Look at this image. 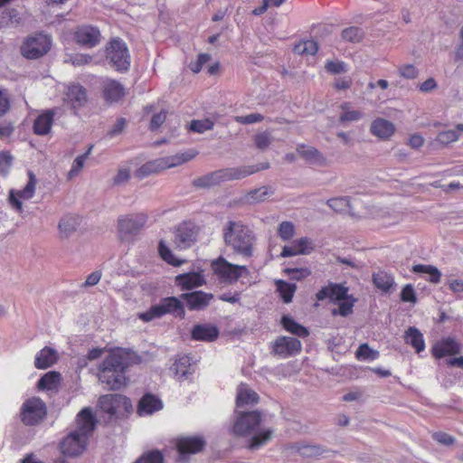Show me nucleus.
<instances>
[{
    "mask_svg": "<svg viewBox=\"0 0 463 463\" xmlns=\"http://www.w3.org/2000/svg\"><path fill=\"white\" fill-rule=\"evenodd\" d=\"M75 421L76 430L65 436L59 443V449L66 458H75L85 450L97 422L90 408L81 409Z\"/></svg>",
    "mask_w": 463,
    "mask_h": 463,
    "instance_id": "1",
    "label": "nucleus"
},
{
    "mask_svg": "<svg viewBox=\"0 0 463 463\" xmlns=\"http://www.w3.org/2000/svg\"><path fill=\"white\" fill-rule=\"evenodd\" d=\"M128 353L123 348H113L99 364L98 378L109 390H119L127 385Z\"/></svg>",
    "mask_w": 463,
    "mask_h": 463,
    "instance_id": "2",
    "label": "nucleus"
},
{
    "mask_svg": "<svg viewBox=\"0 0 463 463\" xmlns=\"http://www.w3.org/2000/svg\"><path fill=\"white\" fill-rule=\"evenodd\" d=\"M236 419L232 426V433L236 437H250L249 449L255 450L268 443L273 436V430H265L255 433L261 423V415L259 411H236Z\"/></svg>",
    "mask_w": 463,
    "mask_h": 463,
    "instance_id": "3",
    "label": "nucleus"
},
{
    "mask_svg": "<svg viewBox=\"0 0 463 463\" xmlns=\"http://www.w3.org/2000/svg\"><path fill=\"white\" fill-rule=\"evenodd\" d=\"M222 239L224 244L232 248L236 254H241L244 258H250L253 255L255 234L241 221H229L222 228Z\"/></svg>",
    "mask_w": 463,
    "mask_h": 463,
    "instance_id": "4",
    "label": "nucleus"
},
{
    "mask_svg": "<svg viewBox=\"0 0 463 463\" xmlns=\"http://www.w3.org/2000/svg\"><path fill=\"white\" fill-rule=\"evenodd\" d=\"M269 167V163H262L260 165L222 169L194 179L193 184L203 188L210 187L212 185H217L223 181L245 178L253 173H258L260 170H266Z\"/></svg>",
    "mask_w": 463,
    "mask_h": 463,
    "instance_id": "5",
    "label": "nucleus"
},
{
    "mask_svg": "<svg viewBox=\"0 0 463 463\" xmlns=\"http://www.w3.org/2000/svg\"><path fill=\"white\" fill-rule=\"evenodd\" d=\"M196 150H189L172 156L159 157L139 166L136 172L137 178H145L152 174H157L170 167L181 165L195 157Z\"/></svg>",
    "mask_w": 463,
    "mask_h": 463,
    "instance_id": "6",
    "label": "nucleus"
},
{
    "mask_svg": "<svg viewBox=\"0 0 463 463\" xmlns=\"http://www.w3.org/2000/svg\"><path fill=\"white\" fill-rule=\"evenodd\" d=\"M184 314L182 299L175 297H167L162 298L159 304L152 306L143 313H139L137 317L144 322H151L166 315L184 318Z\"/></svg>",
    "mask_w": 463,
    "mask_h": 463,
    "instance_id": "7",
    "label": "nucleus"
},
{
    "mask_svg": "<svg viewBox=\"0 0 463 463\" xmlns=\"http://www.w3.org/2000/svg\"><path fill=\"white\" fill-rule=\"evenodd\" d=\"M106 60L120 72L127 71L130 67V54L127 43L119 37H112L105 47Z\"/></svg>",
    "mask_w": 463,
    "mask_h": 463,
    "instance_id": "8",
    "label": "nucleus"
},
{
    "mask_svg": "<svg viewBox=\"0 0 463 463\" xmlns=\"http://www.w3.org/2000/svg\"><path fill=\"white\" fill-rule=\"evenodd\" d=\"M211 269L213 276L223 285H232L236 283L243 274H248L246 266L232 264L222 256L212 260Z\"/></svg>",
    "mask_w": 463,
    "mask_h": 463,
    "instance_id": "9",
    "label": "nucleus"
},
{
    "mask_svg": "<svg viewBox=\"0 0 463 463\" xmlns=\"http://www.w3.org/2000/svg\"><path fill=\"white\" fill-rule=\"evenodd\" d=\"M52 48V38L48 34L37 33L29 35L21 45L23 57L35 60L43 57Z\"/></svg>",
    "mask_w": 463,
    "mask_h": 463,
    "instance_id": "10",
    "label": "nucleus"
},
{
    "mask_svg": "<svg viewBox=\"0 0 463 463\" xmlns=\"http://www.w3.org/2000/svg\"><path fill=\"white\" fill-rule=\"evenodd\" d=\"M98 407L110 417L123 416L132 409L130 400L121 394L99 396Z\"/></svg>",
    "mask_w": 463,
    "mask_h": 463,
    "instance_id": "11",
    "label": "nucleus"
},
{
    "mask_svg": "<svg viewBox=\"0 0 463 463\" xmlns=\"http://www.w3.org/2000/svg\"><path fill=\"white\" fill-rule=\"evenodd\" d=\"M46 416V406L41 398L31 397L24 402L20 411L22 423L34 426Z\"/></svg>",
    "mask_w": 463,
    "mask_h": 463,
    "instance_id": "12",
    "label": "nucleus"
},
{
    "mask_svg": "<svg viewBox=\"0 0 463 463\" xmlns=\"http://www.w3.org/2000/svg\"><path fill=\"white\" fill-rule=\"evenodd\" d=\"M146 219V214L144 213L119 217L118 233L120 240H128L129 237L137 235L144 227Z\"/></svg>",
    "mask_w": 463,
    "mask_h": 463,
    "instance_id": "13",
    "label": "nucleus"
},
{
    "mask_svg": "<svg viewBox=\"0 0 463 463\" xmlns=\"http://www.w3.org/2000/svg\"><path fill=\"white\" fill-rule=\"evenodd\" d=\"M199 231V226L191 221L181 222L175 232V246L181 249L190 248L194 242H196Z\"/></svg>",
    "mask_w": 463,
    "mask_h": 463,
    "instance_id": "14",
    "label": "nucleus"
},
{
    "mask_svg": "<svg viewBox=\"0 0 463 463\" xmlns=\"http://www.w3.org/2000/svg\"><path fill=\"white\" fill-rule=\"evenodd\" d=\"M74 42L84 48L96 47L102 39L99 29L96 26L84 24L78 26L73 33Z\"/></svg>",
    "mask_w": 463,
    "mask_h": 463,
    "instance_id": "15",
    "label": "nucleus"
},
{
    "mask_svg": "<svg viewBox=\"0 0 463 463\" xmlns=\"http://www.w3.org/2000/svg\"><path fill=\"white\" fill-rule=\"evenodd\" d=\"M37 184V180L33 172H28V182L27 184L24 186L23 189L19 191H11L10 192V203L15 209L16 212H23V204L21 200H30L34 196L35 186Z\"/></svg>",
    "mask_w": 463,
    "mask_h": 463,
    "instance_id": "16",
    "label": "nucleus"
},
{
    "mask_svg": "<svg viewBox=\"0 0 463 463\" xmlns=\"http://www.w3.org/2000/svg\"><path fill=\"white\" fill-rule=\"evenodd\" d=\"M88 91L79 83L67 85L64 91V102L71 106V109L78 110L88 104Z\"/></svg>",
    "mask_w": 463,
    "mask_h": 463,
    "instance_id": "17",
    "label": "nucleus"
},
{
    "mask_svg": "<svg viewBox=\"0 0 463 463\" xmlns=\"http://www.w3.org/2000/svg\"><path fill=\"white\" fill-rule=\"evenodd\" d=\"M301 351V343L290 336H279L275 340L272 346V352L275 355L283 358L297 355Z\"/></svg>",
    "mask_w": 463,
    "mask_h": 463,
    "instance_id": "18",
    "label": "nucleus"
},
{
    "mask_svg": "<svg viewBox=\"0 0 463 463\" xmlns=\"http://www.w3.org/2000/svg\"><path fill=\"white\" fill-rule=\"evenodd\" d=\"M175 284L183 291L198 288L206 284L203 270L181 273L175 278Z\"/></svg>",
    "mask_w": 463,
    "mask_h": 463,
    "instance_id": "19",
    "label": "nucleus"
},
{
    "mask_svg": "<svg viewBox=\"0 0 463 463\" xmlns=\"http://www.w3.org/2000/svg\"><path fill=\"white\" fill-rule=\"evenodd\" d=\"M175 446L181 455L196 454L203 450L205 440L200 436H184L176 439Z\"/></svg>",
    "mask_w": 463,
    "mask_h": 463,
    "instance_id": "20",
    "label": "nucleus"
},
{
    "mask_svg": "<svg viewBox=\"0 0 463 463\" xmlns=\"http://www.w3.org/2000/svg\"><path fill=\"white\" fill-rule=\"evenodd\" d=\"M431 355L436 359H441L447 355H456L460 352V345L454 338L449 336L442 338L431 347Z\"/></svg>",
    "mask_w": 463,
    "mask_h": 463,
    "instance_id": "21",
    "label": "nucleus"
},
{
    "mask_svg": "<svg viewBox=\"0 0 463 463\" xmlns=\"http://www.w3.org/2000/svg\"><path fill=\"white\" fill-rule=\"evenodd\" d=\"M180 298L186 301L187 307L190 310H201L205 309L211 303L213 299V294L198 290L191 293H182Z\"/></svg>",
    "mask_w": 463,
    "mask_h": 463,
    "instance_id": "22",
    "label": "nucleus"
},
{
    "mask_svg": "<svg viewBox=\"0 0 463 463\" xmlns=\"http://www.w3.org/2000/svg\"><path fill=\"white\" fill-rule=\"evenodd\" d=\"M220 335L219 328L210 324H198L191 330L193 341L212 343Z\"/></svg>",
    "mask_w": 463,
    "mask_h": 463,
    "instance_id": "23",
    "label": "nucleus"
},
{
    "mask_svg": "<svg viewBox=\"0 0 463 463\" xmlns=\"http://www.w3.org/2000/svg\"><path fill=\"white\" fill-rule=\"evenodd\" d=\"M347 290V288H345L343 285L329 283L328 286L321 288L316 293V298L318 301H323L326 298L334 302L340 301L348 297Z\"/></svg>",
    "mask_w": 463,
    "mask_h": 463,
    "instance_id": "24",
    "label": "nucleus"
},
{
    "mask_svg": "<svg viewBox=\"0 0 463 463\" xmlns=\"http://www.w3.org/2000/svg\"><path fill=\"white\" fill-rule=\"evenodd\" d=\"M55 116L54 109H47L38 115L33 122V131L36 136L50 134Z\"/></svg>",
    "mask_w": 463,
    "mask_h": 463,
    "instance_id": "25",
    "label": "nucleus"
},
{
    "mask_svg": "<svg viewBox=\"0 0 463 463\" xmlns=\"http://www.w3.org/2000/svg\"><path fill=\"white\" fill-rule=\"evenodd\" d=\"M313 250L312 240L307 237L300 238L292 241L290 246L282 248L281 256L288 258L298 254H310Z\"/></svg>",
    "mask_w": 463,
    "mask_h": 463,
    "instance_id": "26",
    "label": "nucleus"
},
{
    "mask_svg": "<svg viewBox=\"0 0 463 463\" xmlns=\"http://www.w3.org/2000/svg\"><path fill=\"white\" fill-rule=\"evenodd\" d=\"M102 93L106 102L115 103L118 102L126 95V90L118 81L107 79L103 83Z\"/></svg>",
    "mask_w": 463,
    "mask_h": 463,
    "instance_id": "27",
    "label": "nucleus"
},
{
    "mask_svg": "<svg viewBox=\"0 0 463 463\" xmlns=\"http://www.w3.org/2000/svg\"><path fill=\"white\" fill-rule=\"evenodd\" d=\"M396 131L393 123L383 118H375L370 125V132L377 138L388 140Z\"/></svg>",
    "mask_w": 463,
    "mask_h": 463,
    "instance_id": "28",
    "label": "nucleus"
},
{
    "mask_svg": "<svg viewBox=\"0 0 463 463\" xmlns=\"http://www.w3.org/2000/svg\"><path fill=\"white\" fill-rule=\"evenodd\" d=\"M162 409L160 399L151 393L145 394L137 404V414L139 416L150 415Z\"/></svg>",
    "mask_w": 463,
    "mask_h": 463,
    "instance_id": "29",
    "label": "nucleus"
},
{
    "mask_svg": "<svg viewBox=\"0 0 463 463\" xmlns=\"http://www.w3.org/2000/svg\"><path fill=\"white\" fill-rule=\"evenodd\" d=\"M297 151L299 156L308 164L318 165H326V159L322 156L319 150L314 148L313 146L298 145Z\"/></svg>",
    "mask_w": 463,
    "mask_h": 463,
    "instance_id": "30",
    "label": "nucleus"
},
{
    "mask_svg": "<svg viewBox=\"0 0 463 463\" xmlns=\"http://www.w3.org/2000/svg\"><path fill=\"white\" fill-rule=\"evenodd\" d=\"M57 352L52 348L44 347L37 353L35 356L34 365L38 370H45L50 368L54 363L57 362Z\"/></svg>",
    "mask_w": 463,
    "mask_h": 463,
    "instance_id": "31",
    "label": "nucleus"
},
{
    "mask_svg": "<svg viewBox=\"0 0 463 463\" xmlns=\"http://www.w3.org/2000/svg\"><path fill=\"white\" fill-rule=\"evenodd\" d=\"M191 357L188 354H181L175 358L170 371L179 381L186 378L190 374Z\"/></svg>",
    "mask_w": 463,
    "mask_h": 463,
    "instance_id": "32",
    "label": "nucleus"
},
{
    "mask_svg": "<svg viewBox=\"0 0 463 463\" xmlns=\"http://www.w3.org/2000/svg\"><path fill=\"white\" fill-rule=\"evenodd\" d=\"M404 342L414 348L415 352L420 354L425 349L423 335L417 327L407 328L404 334Z\"/></svg>",
    "mask_w": 463,
    "mask_h": 463,
    "instance_id": "33",
    "label": "nucleus"
},
{
    "mask_svg": "<svg viewBox=\"0 0 463 463\" xmlns=\"http://www.w3.org/2000/svg\"><path fill=\"white\" fill-rule=\"evenodd\" d=\"M259 395L256 392L249 389L244 384L239 386L236 396L237 408L244 407L245 405L258 404Z\"/></svg>",
    "mask_w": 463,
    "mask_h": 463,
    "instance_id": "34",
    "label": "nucleus"
},
{
    "mask_svg": "<svg viewBox=\"0 0 463 463\" xmlns=\"http://www.w3.org/2000/svg\"><path fill=\"white\" fill-rule=\"evenodd\" d=\"M373 282L375 288L383 293H388L394 285L392 276L383 270H380L373 274Z\"/></svg>",
    "mask_w": 463,
    "mask_h": 463,
    "instance_id": "35",
    "label": "nucleus"
},
{
    "mask_svg": "<svg viewBox=\"0 0 463 463\" xmlns=\"http://www.w3.org/2000/svg\"><path fill=\"white\" fill-rule=\"evenodd\" d=\"M281 324L283 328L293 335H298V337L302 338H305L308 335L307 328L298 324L288 316L282 317Z\"/></svg>",
    "mask_w": 463,
    "mask_h": 463,
    "instance_id": "36",
    "label": "nucleus"
},
{
    "mask_svg": "<svg viewBox=\"0 0 463 463\" xmlns=\"http://www.w3.org/2000/svg\"><path fill=\"white\" fill-rule=\"evenodd\" d=\"M158 254L162 260L173 267H181L185 262V260H180L175 256L164 240L158 243Z\"/></svg>",
    "mask_w": 463,
    "mask_h": 463,
    "instance_id": "37",
    "label": "nucleus"
},
{
    "mask_svg": "<svg viewBox=\"0 0 463 463\" xmlns=\"http://www.w3.org/2000/svg\"><path fill=\"white\" fill-rule=\"evenodd\" d=\"M61 382V374L56 371H51L43 375L37 382L40 390H57Z\"/></svg>",
    "mask_w": 463,
    "mask_h": 463,
    "instance_id": "38",
    "label": "nucleus"
},
{
    "mask_svg": "<svg viewBox=\"0 0 463 463\" xmlns=\"http://www.w3.org/2000/svg\"><path fill=\"white\" fill-rule=\"evenodd\" d=\"M275 285L282 301L286 304L290 303L297 291V285L281 279L275 281Z\"/></svg>",
    "mask_w": 463,
    "mask_h": 463,
    "instance_id": "39",
    "label": "nucleus"
},
{
    "mask_svg": "<svg viewBox=\"0 0 463 463\" xmlns=\"http://www.w3.org/2000/svg\"><path fill=\"white\" fill-rule=\"evenodd\" d=\"M463 131V123L458 124L455 130H443L439 132L436 139L442 146H449L458 139V132Z\"/></svg>",
    "mask_w": 463,
    "mask_h": 463,
    "instance_id": "40",
    "label": "nucleus"
},
{
    "mask_svg": "<svg viewBox=\"0 0 463 463\" xmlns=\"http://www.w3.org/2000/svg\"><path fill=\"white\" fill-rule=\"evenodd\" d=\"M340 109L343 111L342 115L339 117L340 123L358 121L362 118L361 111L352 110L351 103L349 102L342 103V105H340Z\"/></svg>",
    "mask_w": 463,
    "mask_h": 463,
    "instance_id": "41",
    "label": "nucleus"
},
{
    "mask_svg": "<svg viewBox=\"0 0 463 463\" xmlns=\"http://www.w3.org/2000/svg\"><path fill=\"white\" fill-rule=\"evenodd\" d=\"M364 35L363 29L357 26H351L342 32V38L346 43H361Z\"/></svg>",
    "mask_w": 463,
    "mask_h": 463,
    "instance_id": "42",
    "label": "nucleus"
},
{
    "mask_svg": "<svg viewBox=\"0 0 463 463\" xmlns=\"http://www.w3.org/2000/svg\"><path fill=\"white\" fill-rule=\"evenodd\" d=\"M78 225L77 218L74 216H65L59 222V230L61 236L68 237L73 233Z\"/></svg>",
    "mask_w": 463,
    "mask_h": 463,
    "instance_id": "43",
    "label": "nucleus"
},
{
    "mask_svg": "<svg viewBox=\"0 0 463 463\" xmlns=\"http://www.w3.org/2000/svg\"><path fill=\"white\" fill-rule=\"evenodd\" d=\"M293 50L300 55H315L317 52V43L314 40H306L297 43Z\"/></svg>",
    "mask_w": 463,
    "mask_h": 463,
    "instance_id": "44",
    "label": "nucleus"
},
{
    "mask_svg": "<svg viewBox=\"0 0 463 463\" xmlns=\"http://www.w3.org/2000/svg\"><path fill=\"white\" fill-rule=\"evenodd\" d=\"M252 140L256 148L264 151L272 144L273 137L269 131L265 130L254 135Z\"/></svg>",
    "mask_w": 463,
    "mask_h": 463,
    "instance_id": "45",
    "label": "nucleus"
},
{
    "mask_svg": "<svg viewBox=\"0 0 463 463\" xmlns=\"http://www.w3.org/2000/svg\"><path fill=\"white\" fill-rule=\"evenodd\" d=\"M214 123L211 118L193 119L189 126V130L196 133H204L213 128Z\"/></svg>",
    "mask_w": 463,
    "mask_h": 463,
    "instance_id": "46",
    "label": "nucleus"
},
{
    "mask_svg": "<svg viewBox=\"0 0 463 463\" xmlns=\"http://www.w3.org/2000/svg\"><path fill=\"white\" fill-rule=\"evenodd\" d=\"M338 310L334 309L333 315L336 316L341 315L343 317L350 316L353 313V307L355 299L353 298V296H349L345 299L338 300Z\"/></svg>",
    "mask_w": 463,
    "mask_h": 463,
    "instance_id": "47",
    "label": "nucleus"
},
{
    "mask_svg": "<svg viewBox=\"0 0 463 463\" xmlns=\"http://www.w3.org/2000/svg\"><path fill=\"white\" fill-rule=\"evenodd\" d=\"M327 205L335 213H345L350 209V200L346 197L329 199Z\"/></svg>",
    "mask_w": 463,
    "mask_h": 463,
    "instance_id": "48",
    "label": "nucleus"
},
{
    "mask_svg": "<svg viewBox=\"0 0 463 463\" xmlns=\"http://www.w3.org/2000/svg\"><path fill=\"white\" fill-rule=\"evenodd\" d=\"M134 463H163V455L158 450H149L138 457Z\"/></svg>",
    "mask_w": 463,
    "mask_h": 463,
    "instance_id": "49",
    "label": "nucleus"
},
{
    "mask_svg": "<svg viewBox=\"0 0 463 463\" xmlns=\"http://www.w3.org/2000/svg\"><path fill=\"white\" fill-rule=\"evenodd\" d=\"M378 356L379 353L369 347L366 343L360 345L356 351V357L358 360H375Z\"/></svg>",
    "mask_w": 463,
    "mask_h": 463,
    "instance_id": "50",
    "label": "nucleus"
},
{
    "mask_svg": "<svg viewBox=\"0 0 463 463\" xmlns=\"http://www.w3.org/2000/svg\"><path fill=\"white\" fill-rule=\"evenodd\" d=\"M278 235H279L280 239L283 241H289L292 239L294 233H296V229L292 222L288 221H284L278 226Z\"/></svg>",
    "mask_w": 463,
    "mask_h": 463,
    "instance_id": "51",
    "label": "nucleus"
},
{
    "mask_svg": "<svg viewBox=\"0 0 463 463\" xmlns=\"http://www.w3.org/2000/svg\"><path fill=\"white\" fill-rule=\"evenodd\" d=\"M91 148H92V146H90L89 150L86 153H84L83 155H81L80 156H77L74 159L71 172L68 173V178H71V179L73 178L74 176H76L78 175L79 172L81 171L83 165H84V161L86 158H88V156L91 151Z\"/></svg>",
    "mask_w": 463,
    "mask_h": 463,
    "instance_id": "52",
    "label": "nucleus"
},
{
    "mask_svg": "<svg viewBox=\"0 0 463 463\" xmlns=\"http://www.w3.org/2000/svg\"><path fill=\"white\" fill-rule=\"evenodd\" d=\"M212 59V56L207 53H200L197 56V60L194 61H191L189 63V69L192 71L193 73H198L203 65H205L207 62H209Z\"/></svg>",
    "mask_w": 463,
    "mask_h": 463,
    "instance_id": "53",
    "label": "nucleus"
},
{
    "mask_svg": "<svg viewBox=\"0 0 463 463\" xmlns=\"http://www.w3.org/2000/svg\"><path fill=\"white\" fill-rule=\"evenodd\" d=\"M284 2H285V0H262L261 5L260 7H255L252 10V14L261 15L262 14L266 13L268 7H269V6L279 7Z\"/></svg>",
    "mask_w": 463,
    "mask_h": 463,
    "instance_id": "54",
    "label": "nucleus"
},
{
    "mask_svg": "<svg viewBox=\"0 0 463 463\" xmlns=\"http://www.w3.org/2000/svg\"><path fill=\"white\" fill-rule=\"evenodd\" d=\"M265 118L260 113H252L246 116L235 117V121L239 124H255L261 122Z\"/></svg>",
    "mask_w": 463,
    "mask_h": 463,
    "instance_id": "55",
    "label": "nucleus"
},
{
    "mask_svg": "<svg viewBox=\"0 0 463 463\" xmlns=\"http://www.w3.org/2000/svg\"><path fill=\"white\" fill-rule=\"evenodd\" d=\"M401 301L404 302H416V295L412 285L407 284L402 288L401 290Z\"/></svg>",
    "mask_w": 463,
    "mask_h": 463,
    "instance_id": "56",
    "label": "nucleus"
},
{
    "mask_svg": "<svg viewBox=\"0 0 463 463\" xmlns=\"http://www.w3.org/2000/svg\"><path fill=\"white\" fill-rule=\"evenodd\" d=\"M166 120V111L165 110H160L157 114L153 115L149 128L151 131L157 130L160 126L165 123Z\"/></svg>",
    "mask_w": 463,
    "mask_h": 463,
    "instance_id": "57",
    "label": "nucleus"
},
{
    "mask_svg": "<svg viewBox=\"0 0 463 463\" xmlns=\"http://www.w3.org/2000/svg\"><path fill=\"white\" fill-rule=\"evenodd\" d=\"M432 439L437 441L439 444H444L447 446L453 445L455 439L453 436L444 432V431H437L432 434Z\"/></svg>",
    "mask_w": 463,
    "mask_h": 463,
    "instance_id": "58",
    "label": "nucleus"
},
{
    "mask_svg": "<svg viewBox=\"0 0 463 463\" xmlns=\"http://www.w3.org/2000/svg\"><path fill=\"white\" fill-rule=\"evenodd\" d=\"M273 191L269 186H261L250 192L249 195L252 200H263L269 194H272Z\"/></svg>",
    "mask_w": 463,
    "mask_h": 463,
    "instance_id": "59",
    "label": "nucleus"
},
{
    "mask_svg": "<svg viewBox=\"0 0 463 463\" xmlns=\"http://www.w3.org/2000/svg\"><path fill=\"white\" fill-rule=\"evenodd\" d=\"M11 109L10 98L5 90H0V118H3Z\"/></svg>",
    "mask_w": 463,
    "mask_h": 463,
    "instance_id": "60",
    "label": "nucleus"
},
{
    "mask_svg": "<svg viewBox=\"0 0 463 463\" xmlns=\"http://www.w3.org/2000/svg\"><path fill=\"white\" fill-rule=\"evenodd\" d=\"M326 69L328 72L333 73V74L342 73L346 71L345 64L344 61H326Z\"/></svg>",
    "mask_w": 463,
    "mask_h": 463,
    "instance_id": "61",
    "label": "nucleus"
},
{
    "mask_svg": "<svg viewBox=\"0 0 463 463\" xmlns=\"http://www.w3.org/2000/svg\"><path fill=\"white\" fill-rule=\"evenodd\" d=\"M400 76L406 79H415L419 71L412 64H406L399 68Z\"/></svg>",
    "mask_w": 463,
    "mask_h": 463,
    "instance_id": "62",
    "label": "nucleus"
},
{
    "mask_svg": "<svg viewBox=\"0 0 463 463\" xmlns=\"http://www.w3.org/2000/svg\"><path fill=\"white\" fill-rule=\"evenodd\" d=\"M411 271L415 274H427V272L431 271L432 274L438 276L437 267L430 265L416 264L412 266Z\"/></svg>",
    "mask_w": 463,
    "mask_h": 463,
    "instance_id": "63",
    "label": "nucleus"
},
{
    "mask_svg": "<svg viewBox=\"0 0 463 463\" xmlns=\"http://www.w3.org/2000/svg\"><path fill=\"white\" fill-rule=\"evenodd\" d=\"M130 175L129 170L126 168L119 169L118 175H115L113 179V184L115 185H119L122 183H125L128 180Z\"/></svg>",
    "mask_w": 463,
    "mask_h": 463,
    "instance_id": "64",
    "label": "nucleus"
}]
</instances>
